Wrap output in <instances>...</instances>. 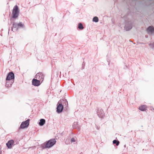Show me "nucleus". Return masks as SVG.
Segmentation results:
<instances>
[{"label":"nucleus","mask_w":154,"mask_h":154,"mask_svg":"<svg viewBox=\"0 0 154 154\" xmlns=\"http://www.w3.org/2000/svg\"><path fill=\"white\" fill-rule=\"evenodd\" d=\"M29 119H28L26 120L23 122L21 123L19 129H23L27 128L29 125Z\"/></svg>","instance_id":"nucleus-7"},{"label":"nucleus","mask_w":154,"mask_h":154,"mask_svg":"<svg viewBox=\"0 0 154 154\" xmlns=\"http://www.w3.org/2000/svg\"><path fill=\"white\" fill-rule=\"evenodd\" d=\"M32 84L35 86H38L40 85V81L37 79H34L32 81Z\"/></svg>","instance_id":"nucleus-9"},{"label":"nucleus","mask_w":154,"mask_h":154,"mask_svg":"<svg viewBox=\"0 0 154 154\" xmlns=\"http://www.w3.org/2000/svg\"><path fill=\"white\" fill-rule=\"evenodd\" d=\"M14 143V140H11L8 141L6 143V145L8 148L10 149L13 145Z\"/></svg>","instance_id":"nucleus-10"},{"label":"nucleus","mask_w":154,"mask_h":154,"mask_svg":"<svg viewBox=\"0 0 154 154\" xmlns=\"http://www.w3.org/2000/svg\"><path fill=\"white\" fill-rule=\"evenodd\" d=\"M132 26V22L131 21H128L126 22L124 28L126 31H128L131 29Z\"/></svg>","instance_id":"nucleus-5"},{"label":"nucleus","mask_w":154,"mask_h":154,"mask_svg":"<svg viewBox=\"0 0 154 154\" xmlns=\"http://www.w3.org/2000/svg\"><path fill=\"white\" fill-rule=\"evenodd\" d=\"M24 26V24L21 22H19V23H17V27H18V29L20 28H23Z\"/></svg>","instance_id":"nucleus-14"},{"label":"nucleus","mask_w":154,"mask_h":154,"mask_svg":"<svg viewBox=\"0 0 154 154\" xmlns=\"http://www.w3.org/2000/svg\"><path fill=\"white\" fill-rule=\"evenodd\" d=\"M75 138L73 137H72L71 139V143L75 142Z\"/></svg>","instance_id":"nucleus-22"},{"label":"nucleus","mask_w":154,"mask_h":154,"mask_svg":"<svg viewBox=\"0 0 154 154\" xmlns=\"http://www.w3.org/2000/svg\"><path fill=\"white\" fill-rule=\"evenodd\" d=\"M63 106L61 103V101L59 100L57 105V112L58 113L61 112L63 111Z\"/></svg>","instance_id":"nucleus-6"},{"label":"nucleus","mask_w":154,"mask_h":154,"mask_svg":"<svg viewBox=\"0 0 154 154\" xmlns=\"http://www.w3.org/2000/svg\"><path fill=\"white\" fill-rule=\"evenodd\" d=\"M80 154H82V153H81Z\"/></svg>","instance_id":"nucleus-29"},{"label":"nucleus","mask_w":154,"mask_h":154,"mask_svg":"<svg viewBox=\"0 0 154 154\" xmlns=\"http://www.w3.org/2000/svg\"><path fill=\"white\" fill-rule=\"evenodd\" d=\"M18 30V27H17V23L15 22H13L12 24V26L11 27V30L14 32Z\"/></svg>","instance_id":"nucleus-11"},{"label":"nucleus","mask_w":154,"mask_h":154,"mask_svg":"<svg viewBox=\"0 0 154 154\" xmlns=\"http://www.w3.org/2000/svg\"><path fill=\"white\" fill-rule=\"evenodd\" d=\"M1 152L0 151V154H1Z\"/></svg>","instance_id":"nucleus-25"},{"label":"nucleus","mask_w":154,"mask_h":154,"mask_svg":"<svg viewBox=\"0 0 154 154\" xmlns=\"http://www.w3.org/2000/svg\"><path fill=\"white\" fill-rule=\"evenodd\" d=\"M96 112L98 116L101 119H103L104 117V112L101 108H97Z\"/></svg>","instance_id":"nucleus-4"},{"label":"nucleus","mask_w":154,"mask_h":154,"mask_svg":"<svg viewBox=\"0 0 154 154\" xmlns=\"http://www.w3.org/2000/svg\"><path fill=\"white\" fill-rule=\"evenodd\" d=\"M45 122V120L43 119H41L38 124L40 126H42L44 125Z\"/></svg>","instance_id":"nucleus-13"},{"label":"nucleus","mask_w":154,"mask_h":154,"mask_svg":"<svg viewBox=\"0 0 154 154\" xmlns=\"http://www.w3.org/2000/svg\"><path fill=\"white\" fill-rule=\"evenodd\" d=\"M97 128L98 129H99V128H98L97 127Z\"/></svg>","instance_id":"nucleus-28"},{"label":"nucleus","mask_w":154,"mask_h":154,"mask_svg":"<svg viewBox=\"0 0 154 154\" xmlns=\"http://www.w3.org/2000/svg\"><path fill=\"white\" fill-rule=\"evenodd\" d=\"M124 147H126V145H124Z\"/></svg>","instance_id":"nucleus-24"},{"label":"nucleus","mask_w":154,"mask_h":154,"mask_svg":"<svg viewBox=\"0 0 154 154\" xmlns=\"http://www.w3.org/2000/svg\"><path fill=\"white\" fill-rule=\"evenodd\" d=\"M97 128L98 129H99V128H98L97 127Z\"/></svg>","instance_id":"nucleus-26"},{"label":"nucleus","mask_w":154,"mask_h":154,"mask_svg":"<svg viewBox=\"0 0 154 154\" xmlns=\"http://www.w3.org/2000/svg\"><path fill=\"white\" fill-rule=\"evenodd\" d=\"M146 107L145 105H141L139 107V109L142 111H144L146 109Z\"/></svg>","instance_id":"nucleus-15"},{"label":"nucleus","mask_w":154,"mask_h":154,"mask_svg":"<svg viewBox=\"0 0 154 154\" xmlns=\"http://www.w3.org/2000/svg\"><path fill=\"white\" fill-rule=\"evenodd\" d=\"M56 142L55 139H51L42 144L41 147L42 149L50 148L55 144Z\"/></svg>","instance_id":"nucleus-2"},{"label":"nucleus","mask_w":154,"mask_h":154,"mask_svg":"<svg viewBox=\"0 0 154 154\" xmlns=\"http://www.w3.org/2000/svg\"><path fill=\"white\" fill-rule=\"evenodd\" d=\"M93 21L95 22H97L98 21L99 19L97 17H94L93 18Z\"/></svg>","instance_id":"nucleus-18"},{"label":"nucleus","mask_w":154,"mask_h":154,"mask_svg":"<svg viewBox=\"0 0 154 154\" xmlns=\"http://www.w3.org/2000/svg\"><path fill=\"white\" fill-rule=\"evenodd\" d=\"M113 144H116L117 146H118L119 143V141L118 140H114L113 141Z\"/></svg>","instance_id":"nucleus-16"},{"label":"nucleus","mask_w":154,"mask_h":154,"mask_svg":"<svg viewBox=\"0 0 154 154\" xmlns=\"http://www.w3.org/2000/svg\"><path fill=\"white\" fill-rule=\"evenodd\" d=\"M44 75L42 72H39L36 74L35 75V78L39 80V81L42 82L43 80Z\"/></svg>","instance_id":"nucleus-8"},{"label":"nucleus","mask_w":154,"mask_h":154,"mask_svg":"<svg viewBox=\"0 0 154 154\" xmlns=\"http://www.w3.org/2000/svg\"><path fill=\"white\" fill-rule=\"evenodd\" d=\"M97 128L98 129H99V128H98L97 127Z\"/></svg>","instance_id":"nucleus-27"},{"label":"nucleus","mask_w":154,"mask_h":154,"mask_svg":"<svg viewBox=\"0 0 154 154\" xmlns=\"http://www.w3.org/2000/svg\"><path fill=\"white\" fill-rule=\"evenodd\" d=\"M148 44L150 48L154 50V42H150Z\"/></svg>","instance_id":"nucleus-19"},{"label":"nucleus","mask_w":154,"mask_h":154,"mask_svg":"<svg viewBox=\"0 0 154 154\" xmlns=\"http://www.w3.org/2000/svg\"><path fill=\"white\" fill-rule=\"evenodd\" d=\"M19 13V10L18 6L15 5L13 9L11 17L14 19L17 18Z\"/></svg>","instance_id":"nucleus-3"},{"label":"nucleus","mask_w":154,"mask_h":154,"mask_svg":"<svg viewBox=\"0 0 154 154\" xmlns=\"http://www.w3.org/2000/svg\"><path fill=\"white\" fill-rule=\"evenodd\" d=\"M85 66V64L84 63V61L82 64V69H84V67Z\"/></svg>","instance_id":"nucleus-23"},{"label":"nucleus","mask_w":154,"mask_h":154,"mask_svg":"<svg viewBox=\"0 0 154 154\" xmlns=\"http://www.w3.org/2000/svg\"><path fill=\"white\" fill-rule=\"evenodd\" d=\"M78 27L79 29L80 30H82L84 29V27L83 26L82 23H79Z\"/></svg>","instance_id":"nucleus-17"},{"label":"nucleus","mask_w":154,"mask_h":154,"mask_svg":"<svg viewBox=\"0 0 154 154\" xmlns=\"http://www.w3.org/2000/svg\"><path fill=\"white\" fill-rule=\"evenodd\" d=\"M63 101H64V103H63L64 104H65V105L66 106H67L68 105V102L66 100V99H65V100H63Z\"/></svg>","instance_id":"nucleus-21"},{"label":"nucleus","mask_w":154,"mask_h":154,"mask_svg":"<svg viewBox=\"0 0 154 154\" xmlns=\"http://www.w3.org/2000/svg\"><path fill=\"white\" fill-rule=\"evenodd\" d=\"M14 74L13 72H10L8 74L6 79L5 86L7 87L11 86L14 82Z\"/></svg>","instance_id":"nucleus-1"},{"label":"nucleus","mask_w":154,"mask_h":154,"mask_svg":"<svg viewBox=\"0 0 154 154\" xmlns=\"http://www.w3.org/2000/svg\"><path fill=\"white\" fill-rule=\"evenodd\" d=\"M147 31L151 33H153L154 32V28L153 26H150L148 28Z\"/></svg>","instance_id":"nucleus-12"},{"label":"nucleus","mask_w":154,"mask_h":154,"mask_svg":"<svg viewBox=\"0 0 154 154\" xmlns=\"http://www.w3.org/2000/svg\"><path fill=\"white\" fill-rule=\"evenodd\" d=\"M78 124L77 122H74L72 125V127L74 128H77L78 127Z\"/></svg>","instance_id":"nucleus-20"}]
</instances>
